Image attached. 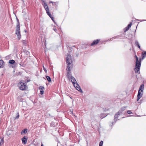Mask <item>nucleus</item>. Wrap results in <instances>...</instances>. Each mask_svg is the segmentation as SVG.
Instances as JSON below:
<instances>
[{
	"mask_svg": "<svg viewBox=\"0 0 146 146\" xmlns=\"http://www.w3.org/2000/svg\"><path fill=\"white\" fill-rule=\"evenodd\" d=\"M137 46L139 48L140 50H141L140 46L139 44L137 45Z\"/></svg>",
	"mask_w": 146,
	"mask_h": 146,
	"instance_id": "obj_39",
	"label": "nucleus"
},
{
	"mask_svg": "<svg viewBox=\"0 0 146 146\" xmlns=\"http://www.w3.org/2000/svg\"><path fill=\"white\" fill-rule=\"evenodd\" d=\"M141 59L139 60L136 61L135 66V67L134 71L135 73H137L139 70L141 66Z\"/></svg>",
	"mask_w": 146,
	"mask_h": 146,
	"instance_id": "obj_3",
	"label": "nucleus"
},
{
	"mask_svg": "<svg viewBox=\"0 0 146 146\" xmlns=\"http://www.w3.org/2000/svg\"><path fill=\"white\" fill-rule=\"evenodd\" d=\"M113 122H112V125L113 124Z\"/></svg>",
	"mask_w": 146,
	"mask_h": 146,
	"instance_id": "obj_44",
	"label": "nucleus"
},
{
	"mask_svg": "<svg viewBox=\"0 0 146 146\" xmlns=\"http://www.w3.org/2000/svg\"><path fill=\"white\" fill-rule=\"evenodd\" d=\"M129 29H127V28L126 27L124 29V32H126L129 30Z\"/></svg>",
	"mask_w": 146,
	"mask_h": 146,
	"instance_id": "obj_25",
	"label": "nucleus"
},
{
	"mask_svg": "<svg viewBox=\"0 0 146 146\" xmlns=\"http://www.w3.org/2000/svg\"><path fill=\"white\" fill-rule=\"evenodd\" d=\"M121 113V112L120 111H118L115 115L114 117V123H115L116 121L118 120H119L118 119V117L119 115Z\"/></svg>",
	"mask_w": 146,
	"mask_h": 146,
	"instance_id": "obj_6",
	"label": "nucleus"
},
{
	"mask_svg": "<svg viewBox=\"0 0 146 146\" xmlns=\"http://www.w3.org/2000/svg\"><path fill=\"white\" fill-rule=\"evenodd\" d=\"M50 18L52 19V20L55 23V22L54 21V19L53 17H51Z\"/></svg>",
	"mask_w": 146,
	"mask_h": 146,
	"instance_id": "obj_34",
	"label": "nucleus"
},
{
	"mask_svg": "<svg viewBox=\"0 0 146 146\" xmlns=\"http://www.w3.org/2000/svg\"><path fill=\"white\" fill-rule=\"evenodd\" d=\"M135 45H136L137 46L139 44V42L137 40H135Z\"/></svg>",
	"mask_w": 146,
	"mask_h": 146,
	"instance_id": "obj_23",
	"label": "nucleus"
},
{
	"mask_svg": "<svg viewBox=\"0 0 146 146\" xmlns=\"http://www.w3.org/2000/svg\"><path fill=\"white\" fill-rule=\"evenodd\" d=\"M4 64V62L2 60H0V68L2 67V66Z\"/></svg>",
	"mask_w": 146,
	"mask_h": 146,
	"instance_id": "obj_16",
	"label": "nucleus"
},
{
	"mask_svg": "<svg viewBox=\"0 0 146 146\" xmlns=\"http://www.w3.org/2000/svg\"><path fill=\"white\" fill-rule=\"evenodd\" d=\"M49 3H53V2H52V1H50L49 2Z\"/></svg>",
	"mask_w": 146,
	"mask_h": 146,
	"instance_id": "obj_40",
	"label": "nucleus"
},
{
	"mask_svg": "<svg viewBox=\"0 0 146 146\" xmlns=\"http://www.w3.org/2000/svg\"><path fill=\"white\" fill-rule=\"evenodd\" d=\"M27 129H25L23 130H22L21 132V134L22 135H24L26 133L27 131Z\"/></svg>",
	"mask_w": 146,
	"mask_h": 146,
	"instance_id": "obj_15",
	"label": "nucleus"
},
{
	"mask_svg": "<svg viewBox=\"0 0 146 146\" xmlns=\"http://www.w3.org/2000/svg\"><path fill=\"white\" fill-rule=\"evenodd\" d=\"M70 79L73 85H75V84L77 83L75 78L73 76H70Z\"/></svg>",
	"mask_w": 146,
	"mask_h": 146,
	"instance_id": "obj_9",
	"label": "nucleus"
},
{
	"mask_svg": "<svg viewBox=\"0 0 146 146\" xmlns=\"http://www.w3.org/2000/svg\"><path fill=\"white\" fill-rule=\"evenodd\" d=\"M43 70H44V71L46 72H47V71L46 70V68L44 67V66H43Z\"/></svg>",
	"mask_w": 146,
	"mask_h": 146,
	"instance_id": "obj_32",
	"label": "nucleus"
},
{
	"mask_svg": "<svg viewBox=\"0 0 146 146\" xmlns=\"http://www.w3.org/2000/svg\"><path fill=\"white\" fill-rule=\"evenodd\" d=\"M100 39H98L93 41V42L91 44V46H93L97 44L100 41Z\"/></svg>",
	"mask_w": 146,
	"mask_h": 146,
	"instance_id": "obj_8",
	"label": "nucleus"
},
{
	"mask_svg": "<svg viewBox=\"0 0 146 146\" xmlns=\"http://www.w3.org/2000/svg\"><path fill=\"white\" fill-rule=\"evenodd\" d=\"M19 113H17V116L15 117V119H17L19 117Z\"/></svg>",
	"mask_w": 146,
	"mask_h": 146,
	"instance_id": "obj_27",
	"label": "nucleus"
},
{
	"mask_svg": "<svg viewBox=\"0 0 146 146\" xmlns=\"http://www.w3.org/2000/svg\"><path fill=\"white\" fill-rule=\"evenodd\" d=\"M41 146H43V145L42 144H41Z\"/></svg>",
	"mask_w": 146,
	"mask_h": 146,
	"instance_id": "obj_41",
	"label": "nucleus"
},
{
	"mask_svg": "<svg viewBox=\"0 0 146 146\" xmlns=\"http://www.w3.org/2000/svg\"><path fill=\"white\" fill-rule=\"evenodd\" d=\"M103 143V141H101L99 143V146H102Z\"/></svg>",
	"mask_w": 146,
	"mask_h": 146,
	"instance_id": "obj_24",
	"label": "nucleus"
},
{
	"mask_svg": "<svg viewBox=\"0 0 146 146\" xmlns=\"http://www.w3.org/2000/svg\"><path fill=\"white\" fill-rule=\"evenodd\" d=\"M122 35H118L115 36L114 37H113L111 38H110V40H112L111 39H115L119 38H122Z\"/></svg>",
	"mask_w": 146,
	"mask_h": 146,
	"instance_id": "obj_13",
	"label": "nucleus"
},
{
	"mask_svg": "<svg viewBox=\"0 0 146 146\" xmlns=\"http://www.w3.org/2000/svg\"><path fill=\"white\" fill-rule=\"evenodd\" d=\"M30 81V80L29 79L25 80V82H29Z\"/></svg>",
	"mask_w": 146,
	"mask_h": 146,
	"instance_id": "obj_36",
	"label": "nucleus"
},
{
	"mask_svg": "<svg viewBox=\"0 0 146 146\" xmlns=\"http://www.w3.org/2000/svg\"><path fill=\"white\" fill-rule=\"evenodd\" d=\"M15 62V61L13 60H11L9 61V63L10 64H14Z\"/></svg>",
	"mask_w": 146,
	"mask_h": 146,
	"instance_id": "obj_17",
	"label": "nucleus"
},
{
	"mask_svg": "<svg viewBox=\"0 0 146 146\" xmlns=\"http://www.w3.org/2000/svg\"><path fill=\"white\" fill-rule=\"evenodd\" d=\"M46 13L49 16V17L50 18L52 17V16L51 15L50 13L48 10H47V11H46Z\"/></svg>",
	"mask_w": 146,
	"mask_h": 146,
	"instance_id": "obj_20",
	"label": "nucleus"
},
{
	"mask_svg": "<svg viewBox=\"0 0 146 146\" xmlns=\"http://www.w3.org/2000/svg\"><path fill=\"white\" fill-rule=\"evenodd\" d=\"M135 58H136V61H138V60H139L138 57L136 55L135 56Z\"/></svg>",
	"mask_w": 146,
	"mask_h": 146,
	"instance_id": "obj_37",
	"label": "nucleus"
},
{
	"mask_svg": "<svg viewBox=\"0 0 146 146\" xmlns=\"http://www.w3.org/2000/svg\"><path fill=\"white\" fill-rule=\"evenodd\" d=\"M44 91L43 90H40V94L41 95H42L44 94Z\"/></svg>",
	"mask_w": 146,
	"mask_h": 146,
	"instance_id": "obj_30",
	"label": "nucleus"
},
{
	"mask_svg": "<svg viewBox=\"0 0 146 146\" xmlns=\"http://www.w3.org/2000/svg\"><path fill=\"white\" fill-rule=\"evenodd\" d=\"M42 1V3H44L45 2H46V1L45 0H41Z\"/></svg>",
	"mask_w": 146,
	"mask_h": 146,
	"instance_id": "obj_38",
	"label": "nucleus"
},
{
	"mask_svg": "<svg viewBox=\"0 0 146 146\" xmlns=\"http://www.w3.org/2000/svg\"><path fill=\"white\" fill-rule=\"evenodd\" d=\"M143 94V92H141L138 90L137 95V100L138 101L140 98L142 97Z\"/></svg>",
	"mask_w": 146,
	"mask_h": 146,
	"instance_id": "obj_7",
	"label": "nucleus"
},
{
	"mask_svg": "<svg viewBox=\"0 0 146 146\" xmlns=\"http://www.w3.org/2000/svg\"><path fill=\"white\" fill-rule=\"evenodd\" d=\"M126 108V107H123L121 108V110H119V111L121 112V113L124 110H125Z\"/></svg>",
	"mask_w": 146,
	"mask_h": 146,
	"instance_id": "obj_18",
	"label": "nucleus"
},
{
	"mask_svg": "<svg viewBox=\"0 0 146 146\" xmlns=\"http://www.w3.org/2000/svg\"><path fill=\"white\" fill-rule=\"evenodd\" d=\"M127 113L129 114H131L132 113V112L130 110H128L127 111Z\"/></svg>",
	"mask_w": 146,
	"mask_h": 146,
	"instance_id": "obj_29",
	"label": "nucleus"
},
{
	"mask_svg": "<svg viewBox=\"0 0 146 146\" xmlns=\"http://www.w3.org/2000/svg\"><path fill=\"white\" fill-rule=\"evenodd\" d=\"M23 143V144H26L27 141V138L25 136H24L22 139Z\"/></svg>",
	"mask_w": 146,
	"mask_h": 146,
	"instance_id": "obj_11",
	"label": "nucleus"
},
{
	"mask_svg": "<svg viewBox=\"0 0 146 146\" xmlns=\"http://www.w3.org/2000/svg\"><path fill=\"white\" fill-rule=\"evenodd\" d=\"M107 115H105V116H104V117H106Z\"/></svg>",
	"mask_w": 146,
	"mask_h": 146,
	"instance_id": "obj_42",
	"label": "nucleus"
},
{
	"mask_svg": "<svg viewBox=\"0 0 146 146\" xmlns=\"http://www.w3.org/2000/svg\"><path fill=\"white\" fill-rule=\"evenodd\" d=\"M17 25L16 30L15 34L17 35V38L19 40L21 38V35L20 31V23L17 17Z\"/></svg>",
	"mask_w": 146,
	"mask_h": 146,
	"instance_id": "obj_2",
	"label": "nucleus"
},
{
	"mask_svg": "<svg viewBox=\"0 0 146 146\" xmlns=\"http://www.w3.org/2000/svg\"><path fill=\"white\" fill-rule=\"evenodd\" d=\"M144 54L142 53L141 55L142 59H144L146 57V51H144Z\"/></svg>",
	"mask_w": 146,
	"mask_h": 146,
	"instance_id": "obj_14",
	"label": "nucleus"
},
{
	"mask_svg": "<svg viewBox=\"0 0 146 146\" xmlns=\"http://www.w3.org/2000/svg\"><path fill=\"white\" fill-rule=\"evenodd\" d=\"M22 42L23 43V44H26V41L25 40H23L22 41Z\"/></svg>",
	"mask_w": 146,
	"mask_h": 146,
	"instance_id": "obj_31",
	"label": "nucleus"
},
{
	"mask_svg": "<svg viewBox=\"0 0 146 146\" xmlns=\"http://www.w3.org/2000/svg\"><path fill=\"white\" fill-rule=\"evenodd\" d=\"M136 20L138 21H146V20H139V19H136Z\"/></svg>",
	"mask_w": 146,
	"mask_h": 146,
	"instance_id": "obj_35",
	"label": "nucleus"
},
{
	"mask_svg": "<svg viewBox=\"0 0 146 146\" xmlns=\"http://www.w3.org/2000/svg\"><path fill=\"white\" fill-rule=\"evenodd\" d=\"M42 4L43 5L45 9L46 10V11H47V10H49V9L48 5H47L46 2H45L44 3H42Z\"/></svg>",
	"mask_w": 146,
	"mask_h": 146,
	"instance_id": "obj_10",
	"label": "nucleus"
},
{
	"mask_svg": "<svg viewBox=\"0 0 146 146\" xmlns=\"http://www.w3.org/2000/svg\"><path fill=\"white\" fill-rule=\"evenodd\" d=\"M73 85L77 90L81 93H83L82 90L78 83L75 84V85Z\"/></svg>",
	"mask_w": 146,
	"mask_h": 146,
	"instance_id": "obj_5",
	"label": "nucleus"
},
{
	"mask_svg": "<svg viewBox=\"0 0 146 146\" xmlns=\"http://www.w3.org/2000/svg\"><path fill=\"white\" fill-rule=\"evenodd\" d=\"M53 30H54V31L55 32H57V29L56 28H53Z\"/></svg>",
	"mask_w": 146,
	"mask_h": 146,
	"instance_id": "obj_33",
	"label": "nucleus"
},
{
	"mask_svg": "<svg viewBox=\"0 0 146 146\" xmlns=\"http://www.w3.org/2000/svg\"><path fill=\"white\" fill-rule=\"evenodd\" d=\"M66 62L67 64L66 70L68 71L67 77L68 78H69L70 76L71 75L70 74V68L72 65V61L71 55L68 54L66 58Z\"/></svg>",
	"mask_w": 146,
	"mask_h": 146,
	"instance_id": "obj_1",
	"label": "nucleus"
},
{
	"mask_svg": "<svg viewBox=\"0 0 146 146\" xmlns=\"http://www.w3.org/2000/svg\"><path fill=\"white\" fill-rule=\"evenodd\" d=\"M50 125L51 127H54L55 126V124L54 122H52L50 124Z\"/></svg>",
	"mask_w": 146,
	"mask_h": 146,
	"instance_id": "obj_22",
	"label": "nucleus"
},
{
	"mask_svg": "<svg viewBox=\"0 0 146 146\" xmlns=\"http://www.w3.org/2000/svg\"><path fill=\"white\" fill-rule=\"evenodd\" d=\"M132 25V23L131 22L127 26V29H129L131 27Z\"/></svg>",
	"mask_w": 146,
	"mask_h": 146,
	"instance_id": "obj_21",
	"label": "nucleus"
},
{
	"mask_svg": "<svg viewBox=\"0 0 146 146\" xmlns=\"http://www.w3.org/2000/svg\"><path fill=\"white\" fill-rule=\"evenodd\" d=\"M144 84H141L140 86L139 89V91H141V92H143L144 89Z\"/></svg>",
	"mask_w": 146,
	"mask_h": 146,
	"instance_id": "obj_12",
	"label": "nucleus"
},
{
	"mask_svg": "<svg viewBox=\"0 0 146 146\" xmlns=\"http://www.w3.org/2000/svg\"><path fill=\"white\" fill-rule=\"evenodd\" d=\"M129 29H127V28L126 27L124 29V32H126L129 30Z\"/></svg>",
	"mask_w": 146,
	"mask_h": 146,
	"instance_id": "obj_26",
	"label": "nucleus"
},
{
	"mask_svg": "<svg viewBox=\"0 0 146 146\" xmlns=\"http://www.w3.org/2000/svg\"><path fill=\"white\" fill-rule=\"evenodd\" d=\"M18 86L19 89L21 90H26L27 88L26 84L23 82L22 81H21L18 84Z\"/></svg>",
	"mask_w": 146,
	"mask_h": 146,
	"instance_id": "obj_4",
	"label": "nucleus"
},
{
	"mask_svg": "<svg viewBox=\"0 0 146 146\" xmlns=\"http://www.w3.org/2000/svg\"><path fill=\"white\" fill-rule=\"evenodd\" d=\"M1 141H3V139H2V140H1Z\"/></svg>",
	"mask_w": 146,
	"mask_h": 146,
	"instance_id": "obj_43",
	"label": "nucleus"
},
{
	"mask_svg": "<svg viewBox=\"0 0 146 146\" xmlns=\"http://www.w3.org/2000/svg\"><path fill=\"white\" fill-rule=\"evenodd\" d=\"M46 79H47L48 81L49 82H50L51 81V79L50 77L48 76H46Z\"/></svg>",
	"mask_w": 146,
	"mask_h": 146,
	"instance_id": "obj_19",
	"label": "nucleus"
},
{
	"mask_svg": "<svg viewBox=\"0 0 146 146\" xmlns=\"http://www.w3.org/2000/svg\"><path fill=\"white\" fill-rule=\"evenodd\" d=\"M44 87L42 86H40L39 87V89L41 90H42L44 89Z\"/></svg>",
	"mask_w": 146,
	"mask_h": 146,
	"instance_id": "obj_28",
	"label": "nucleus"
}]
</instances>
